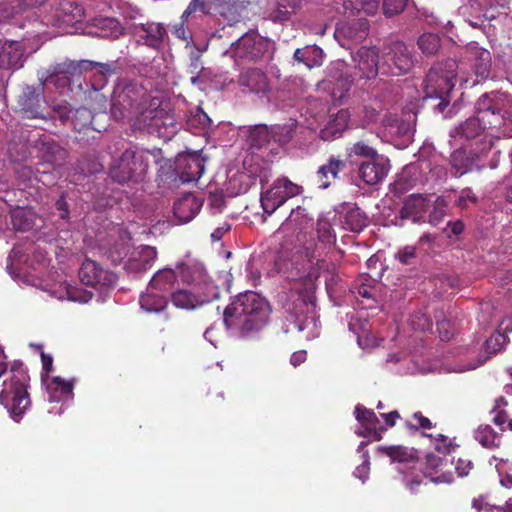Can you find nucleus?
<instances>
[{
    "instance_id": "f257e3e1",
    "label": "nucleus",
    "mask_w": 512,
    "mask_h": 512,
    "mask_svg": "<svg viewBox=\"0 0 512 512\" xmlns=\"http://www.w3.org/2000/svg\"><path fill=\"white\" fill-rule=\"evenodd\" d=\"M287 279L291 282L290 291L284 304L285 320L298 332L305 333L307 340L315 339L320 334V323L316 313L315 277L306 269L291 271Z\"/></svg>"
},
{
    "instance_id": "f03ea898",
    "label": "nucleus",
    "mask_w": 512,
    "mask_h": 512,
    "mask_svg": "<svg viewBox=\"0 0 512 512\" xmlns=\"http://www.w3.org/2000/svg\"><path fill=\"white\" fill-rule=\"evenodd\" d=\"M269 316V303L251 291L236 296L223 313L227 329L239 337L261 330L268 323Z\"/></svg>"
},
{
    "instance_id": "7ed1b4c3",
    "label": "nucleus",
    "mask_w": 512,
    "mask_h": 512,
    "mask_svg": "<svg viewBox=\"0 0 512 512\" xmlns=\"http://www.w3.org/2000/svg\"><path fill=\"white\" fill-rule=\"evenodd\" d=\"M152 97L147 89L137 82H121L116 85L111 100V115L117 121H126L133 129L145 123L153 110Z\"/></svg>"
},
{
    "instance_id": "20e7f679",
    "label": "nucleus",
    "mask_w": 512,
    "mask_h": 512,
    "mask_svg": "<svg viewBox=\"0 0 512 512\" xmlns=\"http://www.w3.org/2000/svg\"><path fill=\"white\" fill-rule=\"evenodd\" d=\"M28 383L27 369L22 362L14 361L10 368V376L2 384L0 403L15 422H20L31 406Z\"/></svg>"
},
{
    "instance_id": "39448f33",
    "label": "nucleus",
    "mask_w": 512,
    "mask_h": 512,
    "mask_svg": "<svg viewBox=\"0 0 512 512\" xmlns=\"http://www.w3.org/2000/svg\"><path fill=\"white\" fill-rule=\"evenodd\" d=\"M457 68L456 60L447 59L431 67L425 79V99L439 100L433 108L444 117L449 116L445 110L450 103V94L456 83Z\"/></svg>"
},
{
    "instance_id": "423d86ee",
    "label": "nucleus",
    "mask_w": 512,
    "mask_h": 512,
    "mask_svg": "<svg viewBox=\"0 0 512 512\" xmlns=\"http://www.w3.org/2000/svg\"><path fill=\"white\" fill-rule=\"evenodd\" d=\"M272 46L270 39L261 36L256 30H249L232 42L223 56L231 58L237 67L256 64L269 54Z\"/></svg>"
},
{
    "instance_id": "0eeeda50",
    "label": "nucleus",
    "mask_w": 512,
    "mask_h": 512,
    "mask_svg": "<svg viewBox=\"0 0 512 512\" xmlns=\"http://www.w3.org/2000/svg\"><path fill=\"white\" fill-rule=\"evenodd\" d=\"M146 153L126 149L110 168V177L119 184L139 182L147 173Z\"/></svg>"
},
{
    "instance_id": "6e6552de",
    "label": "nucleus",
    "mask_w": 512,
    "mask_h": 512,
    "mask_svg": "<svg viewBox=\"0 0 512 512\" xmlns=\"http://www.w3.org/2000/svg\"><path fill=\"white\" fill-rule=\"evenodd\" d=\"M303 192L304 188L301 185L292 182L287 177H279L269 188L262 190L261 207L264 213L270 216L289 199L301 195Z\"/></svg>"
},
{
    "instance_id": "1a4fd4ad",
    "label": "nucleus",
    "mask_w": 512,
    "mask_h": 512,
    "mask_svg": "<svg viewBox=\"0 0 512 512\" xmlns=\"http://www.w3.org/2000/svg\"><path fill=\"white\" fill-rule=\"evenodd\" d=\"M150 115L145 118V123L139 125L138 130H146L164 140H170L181 128L180 122L175 115L161 108V101H153Z\"/></svg>"
},
{
    "instance_id": "9d476101",
    "label": "nucleus",
    "mask_w": 512,
    "mask_h": 512,
    "mask_svg": "<svg viewBox=\"0 0 512 512\" xmlns=\"http://www.w3.org/2000/svg\"><path fill=\"white\" fill-rule=\"evenodd\" d=\"M416 62L415 55L403 42L391 43L383 54L380 70L383 74L399 76L408 73Z\"/></svg>"
},
{
    "instance_id": "9b49d317",
    "label": "nucleus",
    "mask_w": 512,
    "mask_h": 512,
    "mask_svg": "<svg viewBox=\"0 0 512 512\" xmlns=\"http://www.w3.org/2000/svg\"><path fill=\"white\" fill-rule=\"evenodd\" d=\"M497 126H499L498 118L496 121H492V119L474 115L450 130L449 135L455 141L458 139L470 141L478 138H481V141H483L486 139L487 134L492 135L489 131L495 130Z\"/></svg>"
},
{
    "instance_id": "f8f14e48",
    "label": "nucleus",
    "mask_w": 512,
    "mask_h": 512,
    "mask_svg": "<svg viewBox=\"0 0 512 512\" xmlns=\"http://www.w3.org/2000/svg\"><path fill=\"white\" fill-rule=\"evenodd\" d=\"M127 30L137 43L159 49L167 34L162 23L147 21L127 23Z\"/></svg>"
},
{
    "instance_id": "ddd939ff",
    "label": "nucleus",
    "mask_w": 512,
    "mask_h": 512,
    "mask_svg": "<svg viewBox=\"0 0 512 512\" xmlns=\"http://www.w3.org/2000/svg\"><path fill=\"white\" fill-rule=\"evenodd\" d=\"M176 269L182 282L194 285L195 289L209 291V286H216L208 276L204 265L189 256L178 261Z\"/></svg>"
},
{
    "instance_id": "4468645a",
    "label": "nucleus",
    "mask_w": 512,
    "mask_h": 512,
    "mask_svg": "<svg viewBox=\"0 0 512 512\" xmlns=\"http://www.w3.org/2000/svg\"><path fill=\"white\" fill-rule=\"evenodd\" d=\"M79 278L87 286L98 290L114 287L117 276L111 271L103 269L97 262L86 259L79 269Z\"/></svg>"
},
{
    "instance_id": "2eb2a0df",
    "label": "nucleus",
    "mask_w": 512,
    "mask_h": 512,
    "mask_svg": "<svg viewBox=\"0 0 512 512\" xmlns=\"http://www.w3.org/2000/svg\"><path fill=\"white\" fill-rule=\"evenodd\" d=\"M41 83L38 87L25 86L18 99V106L23 117L29 119L41 118L45 119L43 110L45 108V100L43 97L44 83L43 77H40Z\"/></svg>"
},
{
    "instance_id": "dca6fc26",
    "label": "nucleus",
    "mask_w": 512,
    "mask_h": 512,
    "mask_svg": "<svg viewBox=\"0 0 512 512\" xmlns=\"http://www.w3.org/2000/svg\"><path fill=\"white\" fill-rule=\"evenodd\" d=\"M196 290V292H192L187 289H179L172 292L173 305L179 309L193 310L218 298L219 295L217 286H209V291Z\"/></svg>"
},
{
    "instance_id": "f3484780",
    "label": "nucleus",
    "mask_w": 512,
    "mask_h": 512,
    "mask_svg": "<svg viewBox=\"0 0 512 512\" xmlns=\"http://www.w3.org/2000/svg\"><path fill=\"white\" fill-rule=\"evenodd\" d=\"M378 50L375 47H361L353 55L354 78L372 79L380 70Z\"/></svg>"
},
{
    "instance_id": "a211bd4d",
    "label": "nucleus",
    "mask_w": 512,
    "mask_h": 512,
    "mask_svg": "<svg viewBox=\"0 0 512 512\" xmlns=\"http://www.w3.org/2000/svg\"><path fill=\"white\" fill-rule=\"evenodd\" d=\"M54 118L59 119L63 125L70 124L75 131H82L92 123V112L84 107L71 109L67 103L53 106Z\"/></svg>"
},
{
    "instance_id": "6ab92c4d",
    "label": "nucleus",
    "mask_w": 512,
    "mask_h": 512,
    "mask_svg": "<svg viewBox=\"0 0 512 512\" xmlns=\"http://www.w3.org/2000/svg\"><path fill=\"white\" fill-rule=\"evenodd\" d=\"M90 60L71 61L66 60L57 63L48 70V75L44 79L46 82L53 83L56 86H66L69 84V76L81 74L88 70Z\"/></svg>"
},
{
    "instance_id": "aec40b11",
    "label": "nucleus",
    "mask_w": 512,
    "mask_h": 512,
    "mask_svg": "<svg viewBox=\"0 0 512 512\" xmlns=\"http://www.w3.org/2000/svg\"><path fill=\"white\" fill-rule=\"evenodd\" d=\"M389 169L388 158L378 154L369 160L361 162L358 168V175L366 184L376 185L385 179Z\"/></svg>"
},
{
    "instance_id": "412c9836",
    "label": "nucleus",
    "mask_w": 512,
    "mask_h": 512,
    "mask_svg": "<svg viewBox=\"0 0 512 512\" xmlns=\"http://www.w3.org/2000/svg\"><path fill=\"white\" fill-rule=\"evenodd\" d=\"M467 59L472 63L476 77L479 80H486L490 77L492 57L491 53L478 45L477 42H470L465 47Z\"/></svg>"
},
{
    "instance_id": "4be33fe9",
    "label": "nucleus",
    "mask_w": 512,
    "mask_h": 512,
    "mask_svg": "<svg viewBox=\"0 0 512 512\" xmlns=\"http://www.w3.org/2000/svg\"><path fill=\"white\" fill-rule=\"evenodd\" d=\"M243 91L256 94H266L270 90L269 80L265 72L259 68H249L243 71L238 79Z\"/></svg>"
},
{
    "instance_id": "5701e85b",
    "label": "nucleus",
    "mask_w": 512,
    "mask_h": 512,
    "mask_svg": "<svg viewBox=\"0 0 512 512\" xmlns=\"http://www.w3.org/2000/svg\"><path fill=\"white\" fill-rule=\"evenodd\" d=\"M84 18L83 8L70 1H63L59 8L56 9L51 25L59 28H67L82 21Z\"/></svg>"
},
{
    "instance_id": "b1692460",
    "label": "nucleus",
    "mask_w": 512,
    "mask_h": 512,
    "mask_svg": "<svg viewBox=\"0 0 512 512\" xmlns=\"http://www.w3.org/2000/svg\"><path fill=\"white\" fill-rule=\"evenodd\" d=\"M36 147L39 157L53 166H61L67 157V151L48 137L40 139Z\"/></svg>"
},
{
    "instance_id": "393cba45",
    "label": "nucleus",
    "mask_w": 512,
    "mask_h": 512,
    "mask_svg": "<svg viewBox=\"0 0 512 512\" xmlns=\"http://www.w3.org/2000/svg\"><path fill=\"white\" fill-rule=\"evenodd\" d=\"M312 220L304 207L297 206L291 210L289 216L280 225L278 232L301 233L311 225Z\"/></svg>"
},
{
    "instance_id": "a878e982",
    "label": "nucleus",
    "mask_w": 512,
    "mask_h": 512,
    "mask_svg": "<svg viewBox=\"0 0 512 512\" xmlns=\"http://www.w3.org/2000/svg\"><path fill=\"white\" fill-rule=\"evenodd\" d=\"M349 116V112L345 109L331 114L325 127L320 130V138L324 141H332L340 137L348 126Z\"/></svg>"
},
{
    "instance_id": "bb28decb",
    "label": "nucleus",
    "mask_w": 512,
    "mask_h": 512,
    "mask_svg": "<svg viewBox=\"0 0 512 512\" xmlns=\"http://www.w3.org/2000/svg\"><path fill=\"white\" fill-rule=\"evenodd\" d=\"M201 206L202 203L195 195L187 193L174 203V215L180 223H187L197 215Z\"/></svg>"
},
{
    "instance_id": "cd10ccee",
    "label": "nucleus",
    "mask_w": 512,
    "mask_h": 512,
    "mask_svg": "<svg viewBox=\"0 0 512 512\" xmlns=\"http://www.w3.org/2000/svg\"><path fill=\"white\" fill-rule=\"evenodd\" d=\"M157 250L153 246L144 245L139 247L136 256L131 258L126 268L131 273H142L151 269L157 259Z\"/></svg>"
},
{
    "instance_id": "c85d7f7f",
    "label": "nucleus",
    "mask_w": 512,
    "mask_h": 512,
    "mask_svg": "<svg viewBox=\"0 0 512 512\" xmlns=\"http://www.w3.org/2000/svg\"><path fill=\"white\" fill-rule=\"evenodd\" d=\"M249 4L248 0H220L218 13L232 26L247 15Z\"/></svg>"
},
{
    "instance_id": "c756f323",
    "label": "nucleus",
    "mask_w": 512,
    "mask_h": 512,
    "mask_svg": "<svg viewBox=\"0 0 512 512\" xmlns=\"http://www.w3.org/2000/svg\"><path fill=\"white\" fill-rule=\"evenodd\" d=\"M430 207V201L420 194L410 195L403 204L401 217L419 222Z\"/></svg>"
},
{
    "instance_id": "7c9ffc66",
    "label": "nucleus",
    "mask_w": 512,
    "mask_h": 512,
    "mask_svg": "<svg viewBox=\"0 0 512 512\" xmlns=\"http://www.w3.org/2000/svg\"><path fill=\"white\" fill-rule=\"evenodd\" d=\"M368 34V22L365 19H357L343 23L339 26L335 35L339 39L352 42H361Z\"/></svg>"
},
{
    "instance_id": "2f4dec72",
    "label": "nucleus",
    "mask_w": 512,
    "mask_h": 512,
    "mask_svg": "<svg viewBox=\"0 0 512 512\" xmlns=\"http://www.w3.org/2000/svg\"><path fill=\"white\" fill-rule=\"evenodd\" d=\"M23 49L18 41H6L0 50V68L18 69L22 67Z\"/></svg>"
},
{
    "instance_id": "473e14b6",
    "label": "nucleus",
    "mask_w": 512,
    "mask_h": 512,
    "mask_svg": "<svg viewBox=\"0 0 512 512\" xmlns=\"http://www.w3.org/2000/svg\"><path fill=\"white\" fill-rule=\"evenodd\" d=\"M345 168V162L339 158L331 156L327 163L321 165L316 178L320 189H326L331 185L332 180L338 177V174Z\"/></svg>"
},
{
    "instance_id": "72a5a7b5",
    "label": "nucleus",
    "mask_w": 512,
    "mask_h": 512,
    "mask_svg": "<svg viewBox=\"0 0 512 512\" xmlns=\"http://www.w3.org/2000/svg\"><path fill=\"white\" fill-rule=\"evenodd\" d=\"M139 304L147 313H160L168 306V295L147 286L146 291L140 295Z\"/></svg>"
},
{
    "instance_id": "f704fd0d",
    "label": "nucleus",
    "mask_w": 512,
    "mask_h": 512,
    "mask_svg": "<svg viewBox=\"0 0 512 512\" xmlns=\"http://www.w3.org/2000/svg\"><path fill=\"white\" fill-rule=\"evenodd\" d=\"M478 159L476 153L467 152L464 149H456L450 156L451 174L460 177L471 171Z\"/></svg>"
},
{
    "instance_id": "c9c22d12",
    "label": "nucleus",
    "mask_w": 512,
    "mask_h": 512,
    "mask_svg": "<svg viewBox=\"0 0 512 512\" xmlns=\"http://www.w3.org/2000/svg\"><path fill=\"white\" fill-rule=\"evenodd\" d=\"M178 273L175 272L171 267H164L159 269L152 276L148 283L150 289H155L161 293L171 294V289L174 286Z\"/></svg>"
},
{
    "instance_id": "e433bc0d",
    "label": "nucleus",
    "mask_w": 512,
    "mask_h": 512,
    "mask_svg": "<svg viewBox=\"0 0 512 512\" xmlns=\"http://www.w3.org/2000/svg\"><path fill=\"white\" fill-rule=\"evenodd\" d=\"M50 402H66L73 398V384L61 377H54L47 385Z\"/></svg>"
},
{
    "instance_id": "4c0bfd02",
    "label": "nucleus",
    "mask_w": 512,
    "mask_h": 512,
    "mask_svg": "<svg viewBox=\"0 0 512 512\" xmlns=\"http://www.w3.org/2000/svg\"><path fill=\"white\" fill-rule=\"evenodd\" d=\"M182 165L181 179L184 182L198 180L204 173V159L198 155H188L180 160Z\"/></svg>"
},
{
    "instance_id": "58836bf2",
    "label": "nucleus",
    "mask_w": 512,
    "mask_h": 512,
    "mask_svg": "<svg viewBox=\"0 0 512 512\" xmlns=\"http://www.w3.org/2000/svg\"><path fill=\"white\" fill-rule=\"evenodd\" d=\"M52 295L60 300H70L73 302L87 303L91 300L93 294L81 287L69 283L61 284L52 292Z\"/></svg>"
},
{
    "instance_id": "ea45409f",
    "label": "nucleus",
    "mask_w": 512,
    "mask_h": 512,
    "mask_svg": "<svg viewBox=\"0 0 512 512\" xmlns=\"http://www.w3.org/2000/svg\"><path fill=\"white\" fill-rule=\"evenodd\" d=\"M476 115L479 117H485L486 119H492L501 121V109L497 103V96L494 94H484L476 102Z\"/></svg>"
},
{
    "instance_id": "a19ab883",
    "label": "nucleus",
    "mask_w": 512,
    "mask_h": 512,
    "mask_svg": "<svg viewBox=\"0 0 512 512\" xmlns=\"http://www.w3.org/2000/svg\"><path fill=\"white\" fill-rule=\"evenodd\" d=\"M379 153L364 140L356 141L346 148V159L350 164H356L358 159L369 160Z\"/></svg>"
},
{
    "instance_id": "79ce46f5",
    "label": "nucleus",
    "mask_w": 512,
    "mask_h": 512,
    "mask_svg": "<svg viewBox=\"0 0 512 512\" xmlns=\"http://www.w3.org/2000/svg\"><path fill=\"white\" fill-rule=\"evenodd\" d=\"M323 50L315 45L298 48L294 52V59L305 64L308 68H313L322 65Z\"/></svg>"
},
{
    "instance_id": "37998d69",
    "label": "nucleus",
    "mask_w": 512,
    "mask_h": 512,
    "mask_svg": "<svg viewBox=\"0 0 512 512\" xmlns=\"http://www.w3.org/2000/svg\"><path fill=\"white\" fill-rule=\"evenodd\" d=\"M211 119L202 108L191 110L186 120V127L193 134H202L211 126Z\"/></svg>"
},
{
    "instance_id": "c03bdc74",
    "label": "nucleus",
    "mask_w": 512,
    "mask_h": 512,
    "mask_svg": "<svg viewBox=\"0 0 512 512\" xmlns=\"http://www.w3.org/2000/svg\"><path fill=\"white\" fill-rule=\"evenodd\" d=\"M474 438L484 448L495 449L500 446V435L489 425H481L474 432Z\"/></svg>"
},
{
    "instance_id": "a18cd8bd",
    "label": "nucleus",
    "mask_w": 512,
    "mask_h": 512,
    "mask_svg": "<svg viewBox=\"0 0 512 512\" xmlns=\"http://www.w3.org/2000/svg\"><path fill=\"white\" fill-rule=\"evenodd\" d=\"M93 24L99 28L96 33L102 37L117 39L123 34V27L114 18H95Z\"/></svg>"
},
{
    "instance_id": "49530a36",
    "label": "nucleus",
    "mask_w": 512,
    "mask_h": 512,
    "mask_svg": "<svg viewBox=\"0 0 512 512\" xmlns=\"http://www.w3.org/2000/svg\"><path fill=\"white\" fill-rule=\"evenodd\" d=\"M369 223L367 215L358 207L350 208L344 217L346 229L352 232L362 231Z\"/></svg>"
},
{
    "instance_id": "de8ad7c7",
    "label": "nucleus",
    "mask_w": 512,
    "mask_h": 512,
    "mask_svg": "<svg viewBox=\"0 0 512 512\" xmlns=\"http://www.w3.org/2000/svg\"><path fill=\"white\" fill-rule=\"evenodd\" d=\"M378 451L387 455L391 459L392 463L410 462L415 459L414 451L403 446H379Z\"/></svg>"
},
{
    "instance_id": "09e8293b",
    "label": "nucleus",
    "mask_w": 512,
    "mask_h": 512,
    "mask_svg": "<svg viewBox=\"0 0 512 512\" xmlns=\"http://www.w3.org/2000/svg\"><path fill=\"white\" fill-rule=\"evenodd\" d=\"M219 4L220 0H191L182 13V19L187 20L196 11H200L203 14H211L214 11L218 13Z\"/></svg>"
},
{
    "instance_id": "8fccbe9b",
    "label": "nucleus",
    "mask_w": 512,
    "mask_h": 512,
    "mask_svg": "<svg viewBox=\"0 0 512 512\" xmlns=\"http://www.w3.org/2000/svg\"><path fill=\"white\" fill-rule=\"evenodd\" d=\"M11 223L17 231H28L33 228L32 214L24 209L17 208L10 213Z\"/></svg>"
},
{
    "instance_id": "3c124183",
    "label": "nucleus",
    "mask_w": 512,
    "mask_h": 512,
    "mask_svg": "<svg viewBox=\"0 0 512 512\" xmlns=\"http://www.w3.org/2000/svg\"><path fill=\"white\" fill-rule=\"evenodd\" d=\"M417 45L423 54L432 56L439 51L441 40L436 34L425 33L418 38Z\"/></svg>"
},
{
    "instance_id": "603ef678",
    "label": "nucleus",
    "mask_w": 512,
    "mask_h": 512,
    "mask_svg": "<svg viewBox=\"0 0 512 512\" xmlns=\"http://www.w3.org/2000/svg\"><path fill=\"white\" fill-rule=\"evenodd\" d=\"M248 138L252 147L260 149L269 143L271 134L266 125H256L249 130Z\"/></svg>"
},
{
    "instance_id": "864d4df0",
    "label": "nucleus",
    "mask_w": 512,
    "mask_h": 512,
    "mask_svg": "<svg viewBox=\"0 0 512 512\" xmlns=\"http://www.w3.org/2000/svg\"><path fill=\"white\" fill-rule=\"evenodd\" d=\"M265 18L274 23H282L288 21L291 18V15L286 8L282 7V2L279 0L269 3V6L265 11Z\"/></svg>"
},
{
    "instance_id": "5fc2aeb1",
    "label": "nucleus",
    "mask_w": 512,
    "mask_h": 512,
    "mask_svg": "<svg viewBox=\"0 0 512 512\" xmlns=\"http://www.w3.org/2000/svg\"><path fill=\"white\" fill-rule=\"evenodd\" d=\"M316 231L318 239L323 244H333L336 240L335 232L331 223L326 219H318Z\"/></svg>"
},
{
    "instance_id": "6e6d98bb",
    "label": "nucleus",
    "mask_w": 512,
    "mask_h": 512,
    "mask_svg": "<svg viewBox=\"0 0 512 512\" xmlns=\"http://www.w3.org/2000/svg\"><path fill=\"white\" fill-rule=\"evenodd\" d=\"M354 414L357 421L365 426L375 427L379 422L373 410L367 409L360 404L355 406Z\"/></svg>"
},
{
    "instance_id": "4d7b16f0",
    "label": "nucleus",
    "mask_w": 512,
    "mask_h": 512,
    "mask_svg": "<svg viewBox=\"0 0 512 512\" xmlns=\"http://www.w3.org/2000/svg\"><path fill=\"white\" fill-rule=\"evenodd\" d=\"M384 122H385L386 126L390 127V129H391L390 133L398 134V135L404 136L408 139L412 136V134L415 131L414 127L411 125L409 120L407 122L406 121L398 122L397 120H394V123H390L389 120L387 119V120H384Z\"/></svg>"
},
{
    "instance_id": "13d9d810",
    "label": "nucleus",
    "mask_w": 512,
    "mask_h": 512,
    "mask_svg": "<svg viewBox=\"0 0 512 512\" xmlns=\"http://www.w3.org/2000/svg\"><path fill=\"white\" fill-rule=\"evenodd\" d=\"M359 119L363 127H368L377 123L379 119V111L371 105H364L360 111Z\"/></svg>"
},
{
    "instance_id": "bf43d9fd",
    "label": "nucleus",
    "mask_w": 512,
    "mask_h": 512,
    "mask_svg": "<svg viewBox=\"0 0 512 512\" xmlns=\"http://www.w3.org/2000/svg\"><path fill=\"white\" fill-rule=\"evenodd\" d=\"M408 0H383V12L387 17L401 13L407 5Z\"/></svg>"
},
{
    "instance_id": "052dcab7",
    "label": "nucleus",
    "mask_w": 512,
    "mask_h": 512,
    "mask_svg": "<svg viewBox=\"0 0 512 512\" xmlns=\"http://www.w3.org/2000/svg\"><path fill=\"white\" fill-rule=\"evenodd\" d=\"M506 342V336L502 333L493 334L485 342V351L488 354H495L500 351Z\"/></svg>"
},
{
    "instance_id": "680f3d73",
    "label": "nucleus",
    "mask_w": 512,
    "mask_h": 512,
    "mask_svg": "<svg viewBox=\"0 0 512 512\" xmlns=\"http://www.w3.org/2000/svg\"><path fill=\"white\" fill-rule=\"evenodd\" d=\"M446 203L442 198H437L434 204V208L429 215V223L436 226L438 225L446 215Z\"/></svg>"
},
{
    "instance_id": "e2e57ef3",
    "label": "nucleus",
    "mask_w": 512,
    "mask_h": 512,
    "mask_svg": "<svg viewBox=\"0 0 512 512\" xmlns=\"http://www.w3.org/2000/svg\"><path fill=\"white\" fill-rule=\"evenodd\" d=\"M229 186L234 194L245 193L249 188V183L246 181V175L244 173H237L233 175L229 179Z\"/></svg>"
},
{
    "instance_id": "0e129e2a",
    "label": "nucleus",
    "mask_w": 512,
    "mask_h": 512,
    "mask_svg": "<svg viewBox=\"0 0 512 512\" xmlns=\"http://www.w3.org/2000/svg\"><path fill=\"white\" fill-rule=\"evenodd\" d=\"M369 472L370 456L368 451H364L362 455V463L355 468L353 475L354 477L360 479L362 483H365L369 478Z\"/></svg>"
},
{
    "instance_id": "69168bd1",
    "label": "nucleus",
    "mask_w": 512,
    "mask_h": 512,
    "mask_svg": "<svg viewBox=\"0 0 512 512\" xmlns=\"http://www.w3.org/2000/svg\"><path fill=\"white\" fill-rule=\"evenodd\" d=\"M24 256L23 254V251H22V248L21 247H18V246H15L8 258H7V271L10 275H14L15 274V270H18L19 269V264L21 262V258Z\"/></svg>"
},
{
    "instance_id": "338daca9",
    "label": "nucleus",
    "mask_w": 512,
    "mask_h": 512,
    "mask_svg": "<svg viewBox=\"0 0 512 512\" xmlns=\"http://www.w3.org/2000/svg\"><path fill=\"white\" fill-rule=\"evenodd\" d=\"M409 321L411 327L418 331L429 330L432 326L431 320L422 312L414 313Z\"/></svg>"
},
{
    "instance_id": "774afa93",
    "label": "nucleus",
    "mask_w": 512,
    "mask_h": 512,
    "mask_svg": "<svg viewBox=\"0 0 512 512\" xmlns=\"http://www.w3.org/2000/svg\"><path fill=\"white\" fill-rule=\"evenodd\" d=\"M477 200V196L473 193L471 188H464L460 191L458 198L455 201V205L464 209L467 208L469 204H475Z\"/></svg>"
}]
</instances>
